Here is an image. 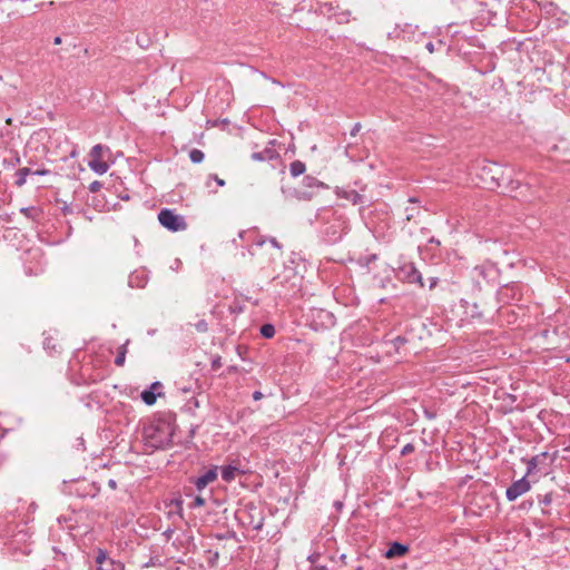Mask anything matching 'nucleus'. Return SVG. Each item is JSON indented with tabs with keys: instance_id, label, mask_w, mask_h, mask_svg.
<instances>
[{
	"instance_id": "nucleus-19",
	"label": "nucleus",
	"mask_w": 570,
	"mask_h": 570,
	"mask_svg": "<svg viewBox=\"0 0 570 570\" xmlns=\"http://www.w3.org/2000/svg\"><path fill=\"white\" fill-rule=\"evenodd\" d=\"M305 164L301 160H295L289 166V173L293 177H297L305 171Z\"/></svg>"
},
{
	"instance_id": "nucleus-30",
	"label": "nucleus",
	"mask_w": 570,
	"mask_h": 570,
	"mask_svg": "<svg viewBox=\"0 0 570 570\" xmlns=\"http://www.w3.org/2000/svg\"><path fill=\"white\" fill-rule=\"evenodd\" d=\"M205 499L202 495H197L191 504L193 508H200L205 505Z\"/></svg>"
},
{
	"instance_id": "nucleus-37",
	"label": "nucleus",
	"mask_w": 570,
	"mask_h": 570,
	"mask_svg": "<svg viewBox=\"0 0 570 570\" xmlns=\"http://www.w3.org/2000/svg\"><path fill=\"white\" fill-rule=\"evenodd\" d=\"M100 186L101 185L99 181H94L90 184L89 189H90V191H97L100 188Z\"/></svg>"
},
{
	"instance_id": "nucleus-21",
	"label": "nucleus",
	"mask_w": 570,
	"mask_h": 570,
	"mask_svg": "<svg viewBox=\"0 0 570 570\" xmlns=\"http://www.w3.org/2000/svg\"><path fill=\"white\" fill-rule=\"evenodd\" d=\"M261 334L265 338H272L275 335V327L272 324H264L261 327Z\"/></svg>"
},
{
	"instance_id": "nucleus-44",
	"label": "nucleus",
	"mask_w": 570,
	"mask_h": 570,
	"mask_svg": "<svg viewBox=\"0 0 570 570\" xmlns=\"http://www.w3.org/2000/svg\"><path fill=\"white\" fill-rule=\"evenodd\" d=\"M426 49L430 51V52H433L434 51V46L432 42H428L426 43Z\"/></svg>"
},
{
	"instance_id": "nucleus-4",
	"label": "nucleus",
	"mask_w": 570,
	"mask_h": 570,
	"mask_svg": "<svg viewBox=\"0 0 570 570\" xmlns=\"http://www.w3.org/2000/svg\"><path fill=\"white\" fill-rule=\"evenodd\" d=\"M483 170L491 175V179L497 183L498 187H504L509 191H513L520 187V181L512 178V168L502 167L492 163L485 166Z\"/></svg>"
},
{
	"instance_id": "nucleus-38",
	"label": "nucleus",
	"mask_w": 570,
	"mask_h": 570,
	"mask_svg": "<svg viewBox=\"0 0 570 570\" xmlns=\"http://www.w3.org/2000/svg\"><path fill=\"white\" fill-rule=\"evenodd\" d=\"M253 399H254L255 401H259V400H262V399H263V393H262V392H259V391H255V392L253 393Z\"/></svg>"
},
{
	"instance_id": "nucleus-22",
	"label": "nucleus",
	"mask_w": 570,
	"mask_h": 570,
	"mask_svg": "<svg viewBox=\"0 0 570 570\" xmlns=\"http://www.w3.org/2000/svg\"><path fill=\"white\" fill-rule=\"evenodd\" d=\"M99 570H122V564L120 562H114L109 560L102 567H99Z\"/></svg>"
},
{
	"instance_id": "nucleus-16",
	"label": "nucleus",
	"mask_w": 570,
	"mask_h": 570,
	"mask_svg": "<svg viewBox=\"0 0 570 570\" xmlns=\"http://www.w3.org/2000/svg\"><path fill=\"white\" fill-rule=\"evenodd\" d=\"M160 387H161L160 382H154L148 390H145L141 392L140 396H141V400L145 402V404L153 405L156 403L157 394L155 391Z\"/></svg>"
},
{
	"instance_id": "nucleus-39",
	"label": "nucleus",
	"mask_w": 570,
	"mask_h": 570,
	"mask_svg": "<svg viewBox=\"0 0 570 570\" xmlns=\"http://www.w3.org/2000/svg\"><path fill=\"white\" fill-rule=\"evenodd\" d=\"M474 271H475L479 275H481V276L485 277V273H484V267H483V266H476V267L474 268Z\"/></svg>"
},
{
	"instance_id": "nucleus-35",
	"label": "nucleus",
	"mask_w": 570,
	"mask_h": 570,
	"mask_svg": "<svg viewBox=\"0 0 570 570\" xmlns=\"http://www.w3.org/2000/svg\"><path fill=\"white\" fill-rule=\"evenodd\" d=\"M438 282H439L438 277H430L429 278V288L433 289L436 286Z\"/></svg>"
},
{
	"instance_id": "nucleus-3",
	"label": "nucleus",
	"mask_w": 570,
	"mask_h": 570,
	"mask_svg": "<svg viewBox=\"0 0 570 570\" xmlns=\"http://www.w3.org/2000/svg\"><path fill=\"white\" fill-rule=\"evenodd\" d=\"M31 534L26 524L18 525L17 530L8 538L6 546L16 560L29 556L32 551Z\"/></svg>"
},
{
	"instance_id": "nucleus-23",
	"label": "nucleus",
	"mask_w": 570,
	"mask_h": 570,
	"mask_svg": "<svg viewBox=\"0 0 570 570\" xmlns=\"http://www.w3.org/2000/svg\"><path fill=\"white\" fill-rule=\"evenodd\" d=\"M125 360H126V345H122L119 350L117 357L115 358V364L117 366H122L125 364Z\"/></svg>"
},
{
	"instance_id": "nucleus-34",
	"label": "nucleus",
	"mask_w": 570,
	"mask_h": 570,
	"mask_svg": "<svg viewBox=\"0 0 570 570\" xmlns=\"http://www.w3.org/2000/svg\"><path fill=\"white\" fill-rule=\"evenodd\" d=\"M537 466V462H535V459H532L529 461V466H528V471H527V476L532 472V470Z\"/></svg>"
},
{
	"instance_id": "nucleus-46",
	"label": "nucleus",
	"mask_w": 570,
	"mask_h": 570,
	"mask_svg": "<svg viewBox=\"0 0 570 570\" xmlns=\"http://www.w3.org/2000/svg\"><path fill=\"white\" fill-rule=\"evenodd\" d=\"M317 557H318V556H311V557H309V560H311V561H314V560H315V558H317Z\"/></svg>"
},
{
	"instance_id": "nucleus-29",
	"label": "nucleus",
	"mask_w": 570,
	"mask_h": 570,
	"mask_svg": "<svg viewBox=\"0 0 570 570\" xmlns=\"http://www.w3.org/2000/svg\"><path fill=\"white\" fill-rule=\"evenodd\" d=\"M539 502L544 505H549L552 502V495L550 493H547L544 495L539 497Z\"/></svg>"
},
{
	"instance_id": "nucleus-20",
	"label": "nucleus",
	"mask_w": 570,
	"mask_h": 570,
	"mask_svg": "<svg viewBox=\"0 0 570 570\" xmlns=\"http://www.w3.org/2000/svg\"><path fill=\"white\" fill-rule=\"evenodd\" d=\"M204 153L200 150V149H191L189 151V159L194 163V164H199L204 160Z\"/></svg>"
},
{
	"instance_id": "nucleus-5",
	"label": "nucleus",
	"mask_w": 570,
	"mask_h": 570,
	"mask_svg": "<svg viewBox=\"0 0 570 570\" xmlns=\"http://www.w3.org/2000/svg\"><path fill=\"white\" fill-rule=\"evenodd\" d=\"M239 521L252 528L253 530H262L264 525V517L262 511L253 503L245 504L237 511Z\"/></svg>"
},
{
	"instance_id": "nucleus-45",
	"label": "nucleus",
	"mask_w": 570,
	"mask_h": 570,
	"mask_svg": "<svg viewBox=\"0 0 570 570\" xmlns=\"http://www.w3.org/2000/svg\"><path fill=\"white\" fill-rule=\"evenodd\" d=\"M53 43L55 45H60L61 43V38L60 37H56L55 40H53Z\"/></svg>"
},
{
	"instance_id": "nucleus-47",
	"label": "nucleus",
	"mask_w": 570,
	"mask_h": 570,
	"mask_svg": "<svg viewBox=\"0 0 570 570\" xmlns=\"http://www.w3.org/2000/svg\"><path fill=\"white\" fill-rule=\"evenodd\" d=\"M6 122H7L8 125H10V124H11V119H10V118H8V119L6 120Z\"/></svg>"
},
{
	"instance_id": "nucleus-11",
	"label": "nucleus",
	"mask_w": 570,
	"mask_h": 570,
	"mask_svg": "<svg viewBox=\"0 0 570 570\" xmlns=\"http://www.w3.org/2000/svg\"><path fill=\"white\" fill-rule=\"evenodd\" d=\"M49 174H50V170L45 167L37 168L35 170H32L29 167H22V168H19L14 174V176H16L14 185L17 187H22L27 183V177L29 175L47 176Z\"/></svg>"
},
{
	"instance_id": "nucleus-28",
	"label": "nucleus",
	"mask_w": 570,
	"mask_h": 570,
	"mask_svg": "<svg viewBox=\"0 0 570 570\" xmlns=\"http://www.w3.org/2000/svg\"><path fill=\"white\" fill-rule=\"evenodd\" d=\"M210 365H212V370H214V371L219 370L222 367V357L218 355L213 357Z\"/></svg>"
},
{
	"instance_id": "nucleus-1",
	"label": "nucleus",
	"mask_w": 570,
	"mask_h": 570,
	"mask_svg": "<svg viewBox=\"0 0 570 570\" xmlns=\"http://www.w3.org/2000/svg\"><path fill=\"white\" fill-rule=\"evenodd\" d=\"M174 429L166 421L150 422L142 429L146 445L159 450L166 449L173 443Z\"/></svg>"
},
{
	"instance_id": "nucleus-33",
	"label": "nucleus",
	"mask_w": 570,
	"mask_h": 570,
	"mask_svg": "<svg viewBox=\"0 0 570 570\" xmlns=\"http://www.w3.org/2000/svg\"><path fill=\"white\" fill-rule=\"evenodd\" d=\"M43 346L46 350L48 351H56V345L55 344H51V341L49 338H47L45 342H43Z\"/></svg>"
},
{
	"instance_id": "nucleus-42",
	"label": "nucleus",
	"mask_w": 570,
	"mask_h": 570,
	"mask_svg": "<svg viewBox=\"0 0 570 570\" xmlns=\"http://www.w3.org/2000/svg\"><path fill=\"white\" fill-rule=\"evenodd\" d=\"M265 242H266V239H265V238H263V237H261L259 239H257V240L255 242V244H256L257 246H263V245L265 244Z\"/></svg>"
},
{
	"instance_id": "nucleus-2",
	"label": "nucleus",
	"mask_w": 570,
	"mask_h": 570,
	"mask_svg": "<svg viewBox=\"0 0 570 570\" xmlns=\"http://www.w3.org/2000/svg\"><path fill=\"white\" fill-rule=\"evenodd\" d=\"M320 219L323 223L321 232L328 243L340 240L346 233L347 222L337 210L332 208L324 209L320 214Z\"/></svg>"
},
{
	"instance_id": "nucleus-41",
	"label": "nucleus",
	"mask_w": 570,
	"mask_h": 570,
	"mask_svg": "<svg viewBox=\"0 0 570 570\" xmlns=\"http://www.w3.org/2000/svg\"><path fill=\"white\" fill-rule=\"evenodd\" d=\"M7 144L4 141L3 135H0V148H6Z\"/></svg>"
},
{
	"instance_id": "nucleus-43",
	"label": "nucleus",
	"mask_w": 570,
	"mask_h": 570,
	"mask_svg": "<svg viewBox=\"0 0 570 570\" xmlns=\"http://www.w3.org/2000/svg\"><path fill=\"white\" fill-rule=\"evenodd\" d=\"M108 485H109L111 489H116V488H117V483H116V481H115V480H112V479H110V480L108 481Z\"/></svg>"
},
{
	"instance_id": "nucleus-32",
	"label": "nucleus",
	"mask_w": 570,
	"mask_h": 570,
	"mask_svg": "<svg viewBox=\"0 0 570 570\" xmlns=\"http://www.w3.org/2000/svg\"><path fill=\"white\" fill-rule=\"evenodd\" d=\"M305 179H306V181H307V186H309V187H314V186H317V187H318V186H321V185H322V183H321V181H318L316 178H313V177H306Z\"/></svg>"
},
{
	"instance_id": "nucleus-18",
	"label": "nucleus",
	"mask_w": 570,
	"mask_h": 570,
	"mask_svg": "<svg viewBox=\"0 0 570 570\" xmlns=\"http://www.w3.org/2000/svg\"><path fill=\"white\" fill-rule=\"evenodd\" d=\"M409 202L411 203V206L405 208V215L407 220H412L419 215L420 209L416 206V200L414 198H410Z\"/></svg>"
},
{
	"instance_id": "nucleus-27",
	"label": "nucleus",
	"mask_w": 570,
	"mask_h": 570,
	"mask_svg": "<svg viewBox=\"0 0 570 570\" xmlns=\"http://www.w3.org/2000/svg\"><path fill=\"white\" fill-rule=\"evenodd\" d=\"M195 328L200 333H205L208 330V324L205 320H200L195 324Z\"/></svg>"
},
{
	"instance_id": "nucleus-15",
	"label": "nucleus",
	"mask_w": 570,
	"mask_h": 570,
	"mask_svg": "<svg viewBox=\"0 0 570 570\" xmlns=\"http://www.w3.org/2000/svg\"><path fill=\"white\" fill-rule=\"evenodd\" d=\"M409 551V547L400 542L391 543L390 548L384 552L386 559H394L404 556Z\"/></svg>"
},
{
	"instance_id": "nucleus-7",
	"label": "nucleus",
	"mask_w": 570,
	"mask_h": 570,
	"mask_svg": "<svg viewBox=\"0 0 570 570\" xmlns=\"http://www.w3.org/2000/svg\"><path fill=\"white\" fill-rule=\"evenodd\" d=\"M105 149L108 150L107 147L98 144L95 145L89 153L88 166L94 173L98 175H104L109 169V165L102 160V153Z\"/></svg>"
},
{
	"instance_id": "nucleus-24",
	"label": "nucleus",
	"mask_w": 570,
	"mask_h": 570,
	"mask_svg": "<svg viewBox=\"0 0 570 570\" xmlns=\"http://www.w3.org/2000/svg\"><path fill=\"white\" fill-rule=\"evenodd\" d=\"M109 559L107 558V554L104 550H99L98 554L96 557V563L99 564V567H102L105 563H107Z\"/></svg>"
},
{
	"instance_id": "nucleus-25",
	"label": "nucleus",
	"mask_w": 570,
	"mask_h": 570,
	"mask_svg": "<svg viewBox=\"0 0 570 570\" xmlns=\"http://www.w3.org/2000/svg\"><path fill=\"white\" fill-rule=\"evenodd\" d=\"M407 342V340L404 336H396L391 341V344L394 346L396 351L400 350L402 345H404Z\"/></svg>"
},
{
	"instance_id": "nucleus-14",
	"label": "nucleus",
	"mask_w": 570,
	"mask_h": 570,
	"mask_svg": "<svg viewBox=\"0 0 570 570\" xmlns=\"http://www.w3.org/2000/svg\"><path fill=\"white\" fill-rule=\"evenodd\" d=\"M148 283V274L145 269H137L128 277V285L132 288H144Z\"/></svg>"
},
{
	"instance_id": "nucleus-10",
	"label": "nucleus",
	"mask_w": 570,
	"mask_h": 570,
	"mask_svg": "<svg viewBox=\"0 0 570 570\" xmlns=\"http://www.w3.org/2000/svg\"><path fill=\"white\" fill-rule=\"evenodd\" d=\"M312 322L315 323V325H314L315 328H318V327L328 328V327L334 326L335 316L326 309L318 308V309L312 311Z\"/></svg>"
},
{
	"instance_id": "nucleus-48",
	"label": "nucleus",
	"mask_w": 570,
	"mask_h": 570,
	"mask_svg": "<svg viewBox=\"0 0 570 570\" xmlns=\"http://www.w3.org/2000/svg\"><path fill=\"white\" fill-rule=\"evenodd\" d=\"M43 570H47V569H43Z\"/></svg>"
},
{
	"instance_id": "nucleus-8",
	"label": "nucleus",
	"mask_w": 570,
	"mask_h": 570,
	"mask_svg": "<svg viewBox=\"0 0 570 570\" xmlns=\"http://www.w3.org/2000/svg\"><path fill=\"white\" fill-rule=\"evenodd\" d=\"M397 277L410 284H419L421 287L424 286L422 274L413 263H404L400 266L397 269Z\"/></svg>"
},
{
	"instance_id": "nucleus-31",
	"label": "nucleus",
	"mask_w": 570,
	"mask_h": 570,
	"mask_svg": "<svg viewBox=\"0 0 570 570\" xmlns=\"http://www.w3.org/2000/svg\"><path fill=\"white\" fill-rule=\"evenodd\" d=\"M413 451H414V445H413V444H411V443H407V444H405V445L402 448V450H401V454H402V455H407V454L412 453Z\"/></svg>"
},
{
	"instance_id": "nucleus-40",
	"label": "nucleus",
	"mask_w": 570,
	"mask_h": 570,
	"mask_svg": "<svg viewBox=\"0 0 570 570\" xmlns=\"http://www.w3.org/2000/svg\"><path fill=\"white\" fill-rule=\"evenodd\" d=\"M269 243H271L274 247H276V248H278V249L281 248V244L277 242V239H276V238H274V237L269 238Z\"/></svg>"
},
{
	"instance_id": "nucleus-17",
	"label": "nucleus",
	"mask_w": 570,
	"mask_h": 570,
	"mask_svg": "<svg viewBox=\"0 0 570 570\" xmlns=\"http://www.w3.org/2000/svg\"><path fill=\"white\" fill-rule=\"evenodd\" d=\"M244 473L238 464H228L222 468V478L225 482H232L236 479V475Z\"/></svg>"
},
{
	"instance_id": "nucleus-26",
	"label": "nucleus",
	"mask_w": 570,
	"mask_h": 570,
	"mask_svg": "<svg viewBox=\"0 0 570 570\" xmlns=\"http://www.w3.org/2000/svg\"><path fill=\"white\" fill-rule=\"evenodd\" d=\"M212 179H213V180H215V181H216V184H217L218 186H220V187L225 186V180H224V179L219 178L217 175L210 174V175L208 176V180H207V183H206V186H207V187H210L209 181H210Z\"/></svg>"
},
{
	"instance_id": "nucleus-13",
	"label": "nucleus",
	"mask_w": 570,
	"mask_h": 570,
	"mask_svg": "<svg viewBox=\"0 0 570 570\" xmlns=\"http://www.w3.org/2000/svg\"><path fill=\"white\" fill-rule=\"evenodd\" d=\"M269 145L261 151H254L250 158L254 161H268L278 158V153L273 148L274 141H269Z\"/></svg>"
},
{
	"instance_id": "nucleus-12",
	"label": "nucleus",
	"mask_w": 570,
	"mask_h": 570,
	"mask_svg": "<svg viewBox=\"0 0 570 570\" xmlns=\"http://www.w3.org/2000/svg\"><path fill=\"white\" fill-rule=\"evenodd\" d=\"M218 476V468L213 466L209 470H207L204 474L198 476L194 484L198 491L204 490L209 483L214 482Z\"/></svg>"
},
{
	"instance_id": "nucleus-9",
	"label": "nucleus",
	"mask_w": 570,
	"mask_h": 570,
	"mask_svg": "<svg viewBox=\"0 0 570 570\" xmlns=\"http://www.w3.org/2000/svg\"><path fill=\"white\" fill-rule=\"evenodd\" d=\"M531 489L530 482L527 479V475L521 479L514 481L505 491V497L508 501H515L519 497L527 493Z\"/></svg>"
},
{
	"instance_id": "nucleus-36",
	"label": "nucleus",
	"mask_w": 570,
	"mask_h": 570,
	"mask_svg": "<svg viewBox=\"0 0 570 570\" xmlns=\"http://www.w3.org/2000/svg\"><path fill=\"white\" fill-rule=\"evenodd\" d=\"M360 129H361V124H360V122H356V124L353 126L352 130H351V136H356V134L360 131Z\"/></svg>"
},
{
	"instance_id": "nucleus-6",
	"label": "nucleus",
	"mask_w": 570,
	"mask_h": 570,
	"mask_svg": "<svg viewBox=\"0 0 570 570\" xmlns=\"http://www.w3.org/2000/svg\"><path fill=\"white\" fill-rule=\"evenodd\" d=\"M158 220L163 227L170 232H183L187 228L185 217L174 209L164 208L158 213Z\"/></svg>"
}]
</instances>
